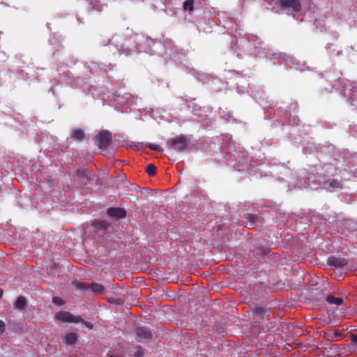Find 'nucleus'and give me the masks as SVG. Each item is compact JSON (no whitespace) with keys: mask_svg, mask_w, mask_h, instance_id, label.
I'll list each match as a JSON object with an SVG mask.
<instances>
[{"mask_svg":"<svg viewBox=\"0 0 357 357\" xmlns=\"http://www.w3.org/2000/svg\"><path fill=\"white\" fill-rule=\"evenodd\" d=\"M73 285L80 290H90L95 294H100L104 291V287L98 283H88L84 282L74 281Z\"/></svg>","mask_w":357,"mask_h":357,"instance_id":"obj_1","label":"nucleus"},{"mask_svg":"<svg viewBox=\"0 0 357 357\" xmlns=\"http://www.w3.org/2000/svg\"><path fill=\"white\" fill-rule=\"evenodd\" d=\"M148 146L151 150L156 151H158V152H162V151H163V149L161 147H160L159 146H158L156 144H150L148 145Z\"/></svg>","mask_w":357,"mask_h":357,"instance_id":"obj_21","label":"nucleus"},{"mask_svg":"<svg viewBox=\"0 0 357 357\" xmlns=\"http://www.w3.org/2000/svg\"><path fill=\"white\" fill-rule=\"evenodd\" d=\"M253 312H254V314L256 315H261L264 314V310L261 307H256L254 309Z\"/></svg>","mask_w":357,"mask_h":357,"instance_id":"obj_23","label":"nucleus"},{"mask_svg":"<svg viewBox=\"0 0 357 357\" xmlns=\"http://www.w3.org/2000/svg\"><path fill=\"white\" fill-rule=\"evenodd\" d=\"M107 214L110 217L123 218L126 216V211L121 208H110L107 209Z\"/></svg>","mask_w":357,"mask_h":357,"instance_id":"obj_7","label":"nucleus"},{"mask_svg":"<svg viewBox=\"0 0 357 357\" xmlns=\"http://www.w3.org/2000/svg\"><path fill=\"white\" fill-rule=\"evenodd\" d=\"M327 302L330 304H335L337 306L340 305L343 303V299L342 298H337L334 296H328L326 299Z\"/></svg>","mask_w":357,"mask_h":357,"instance_id":"obj_15","label":"nucleus"},{"mask_svg":"<svg viewBox=\"0 0 357 357\" xmlns=\"http://www.w3.org/2000/svg\"><path fill=\"white\" fill-rule=\"evenodd\" d=\"M328 261L329 265L336 268H342L347 265V261L342 258L331 257Z\"/></svg>","mask_w":357,"mask_h":357,"instance_id":"obj_8","label":"nucleus"},{"mask_svg":"<svg viewBox=\"0 0 357 357\" xmlns=\"http://www.w3.org/2000/svg\"><path fill=\"white\" fill-rule=\"evenodd\" d=\"M356 87H357V85L355 83H353L349 86H344V93H346V91L347 89L351 91V93H349L348 94H347V96H351V98L354 100L355 98L357 96V95L356 94L357 93Z\"/></svg>","mask_w":357,"mask_h":357,"instance_id":"obj_11","label":"nucleus"},{"mask_svg":"<svg viewBox=\"0 0 357 357\" xmlns=\"http://www.w3.org/2000/svg\"><path fill=\"white\" fill-rule=\"evenodd\" d=\"M93 225L96 228L101 230H105L109 226V225L105 220H95L93 222Z\"/></svg>","mask_w":357,"mask_h":357,"instance_id":"obj_16","label":"nucleus"},{"mask_svg":"<svg viewBox=\"0 0 357 357\" xmlns=\"http://www.w3.org/2000/svg\"><path fill=\"white\" fill-rule=\"evenodd\" d=\"M77 336L75 333H70L65 337V342L67 344H73L76 342Z\"/></svg>","mask_w":357,"mask_h":357,"instance_id":"obj_14","label":"nucleus"},{"mask_svg":"<svg viewBox=\"0 0 357 357\" xmlns=\"http://www.w3.org/2000/svg\"><path fill=\"white\" fill-rule=\"evenodd\" d=\"M144 355V352H143V350H142V348L141 347H138L137 348V350L135 352V357H142Z\"/></svg>","mask_w":357,"mask_h":357,"instance_id":"obj_22","label":"nucleus"},{"mask_svg":"<svg viewBox=\"0 0 357 357\" xmlns=\"http://www.w3.org/2000/svg\"><path fill=\"white\" fill-rule=\"evenodd\" d=\"M81 322L83 323L89 328H92V327H93V326L91 323L86 322L83 319H82V321H81Z\"/></svg>","mask_w":357,"mask_h":357,"instance_id":"obj_26","label":"nucleus"},{"mask_svg":"<svg viewBox=\"0 0 357 357\" xmlns=\"http://www.w3.org/2000/svg\"><path fill=\"white\" fill-rule=\"evenodd\" d=\"M324 186L326 189L329 190V187L332 188L333 189L340 188L341 184L339 181H337L336 180H332L331 181H326L324 183Z\"/></svg>","mask_w":357,"mask_h":357,"instance_id":"obj_12","label":"nucleus"},{"mask_svg":"<svg viewBox=\"0 0 357 357\" xmlns=\"http://www.w3.org/2000/svg\"><path fill=\"white\" fill-rule=\"evenodd\" d=\"M146 170L150 176H153L156 174V167L153 164H149L146 166Z\"/></svg>","mask_w":357,"mask_h":357,"instance_id":"obj_19","label":"nucleus"},{"mask_svg":"<svg viewBox=\"0 0 357 357\" xmlns=\"http://www.w3.org/2000/svg\"><path fill=\"white\" fill-rule=\"evenodd\" d=\"M136 335L138 337L147 340L151 339L153 337L151 331L146 327H137Z\"/></svg>","mask_w":357,"mask_h":357,"instance_id":"obj_6","label":"nucleus"},{"mask_svg":"<svg viewBox=\"0 0 357 357\" xmlns=\"http://www.w3.org/2000/svg\"><path fill=\"white\" fill-rule=\"evenodd\" d=\"M96 141L100 149H105L112 142V135L108 131L102 130L96 136Z\"/></svg>","mask_w":357,"mask_h":357,"instance_id":"obj_3","label":"nucleus"},{"mask_svg":"<svg viewBox=\"0 0 357 357\" xmlns=\"http://www.w3.org/2000/svg\"><path fill=\"white\" fill-rule=\"evenodd\" d=\"M52 302L56 305H62L64 304V301L61 298L56 296L52 298Z\"/></svg>","mask_w":357,"mask_h":357,"instance_id":"obj_20","label":"nucleus"},{"mask_svg":"<svg viewBox=\"0 0 357 357\" xmlns=\"http://www.w3.org/2000/svg\"><path fill=\"white\" fill-rule=\"evenodd\" d=\"M345 336L344 332L335 330L332 333H330L327 335V338L332 341H338L342 340Z\"/></svg>","mask_w":357,"mask_h":357,"instance_id":"obj_9","label":"nucleus"},{"mask_svg":"<svg viewBox=\"0 0 357 357\" xmlns=\"http://www.w3.org/2000/svg\"><path fill=\"white\" fill-rule=\"evenodd\" d=\"M194 1L187 0L183 3V10L192 13L194 10Z\"/></svg>","mask_w":357,"mask_h":357,"instance_id":"obj_18","label":"nucleus"},{"mask_svg":"<svg viewBox=\"0 0 357 357\" xmlns=\"http://www.w3.org/2000/svg\"><path fill=\"white\" fill-rule=\"evenodd\" d=\"M280 5L282 7L291 8L294 11H299L301 8L298 0H280Z\"/></svg>","mask_w":357,"mask_h":357,"instance_id":"obj_5","label":"nucleus"},{"mask_svg":"<svg viewBox=\"0 0 357 357\" xmlns=\"http://www.w3.org/2000/svg\"><path fill=\"white\" fill-rule=\"evenodd\" d=\"M249 226L253 227L262 222L261 216L257 215H249Z\"/></svg>","mask_w":357,"mask_h":357,"instance_id":"obj_10","label":"nucleus"},{"mask_svg":"<svg viewBox=\"0 0 357 357\" xmlns=\"http://www.w3.org/2000/svg\"><path fill=\"white\" fill-rule=\"evenodd\" d=\"M109 301L112 303H117V304L122 303V301L121 299L109 298Z\"/></svg>","mask_w":357,"mask_h":357,"instance_id":"obj_24","label":"nucleus"},{"mask_svg":"<svg viewBox=\"0 0 357 357\" xmlns=\"http://www.w3.org/2000/svg\"><path fill=\"white\" fill-rule=\"evenodd\" d=\"M71 137L75 140L82 141L84 138V133L80 129H76L73 131Z\"/></svg>","mask_w":357,"mask_h":357,"instance_id":"obj_13","label":"nucleus"},{"mask_svg":"<svg viewBox=\"0 0 357 357\" xmlns=\"http://www.w3.org/2000/svg\"><path fill=\"white\" fill-rule=\"evenodd\" d=\"M351 339L354 343L357 344V335H351Z\"/></svg>","mask_w":357,"mask_h":357,"instance_id":"obj_27","label":"nucleus"},{"mask_svg":"<svg viewBox=\"0 0 357 357\" xmlns=\"http://www.w3.org/2000/svg\"><path fill=\"white\" fill-rule=\"evenodd\" d=\"M55 318L62 322L78 323L82 321L79 316H74L68 312L61 311L55 314Z\"/></svg>","mask_w":357,"mask_h":357,"instance_id":"obj_4","label":"nucleus"},{"mask_svg":"<svg viewBox=\"0 0 357 357\" xmlns=\"http://www.w3.org/2000/svg\"><path fill=\"white\" fill-rule=\"evenodd\" d=\"M3 295V290L0 289V298H1Z\"/></svg>","mask_w":357,"mask_h":357,"instance_id":"obj_28","label":"nucleus"},{"mask_svg":"<svg viewBox=\"0 0 357 357\" xmlns=\"http://www.w3.org/2000/svg\"><path fill=\"white\" fill-rule=\"evenodd\" d=\"M5 331V324L3 321L0 320V334L3 333Z\"/></svg>","mask_w":357,"mask_h":357,"instance_id":"obj_25","label":"nucleus"},{"mask_svg":"<svg viewBox=\"0 0 357 357\" xmlns=\"http://www.w3.org/2000/svg\"><path fill=\"white\" fill-rule=\"evenodd\" d=\"M26 305V301L24 297L20 296L15 303V307L17 309L22 310Z\"/></svg>","mask_w":357,"mask_h":357,"instance_id":"obj_17","label":"nucleus"},{"mask_svg":"<svg viewBox=\"0 0 357 357\" xmlns=\"http://www.w3.org/2000/svg\"><path fill=\"white\" fill-rule=\"evenodd\" d=\"M167 146L169 148L176 151H183L188 144V140L183 135L176 138H172L167 140Z\"/></svg>","mask_w":357,"mask_h":357,"instance_id":"obj_2","label":"nucleus"}]
</instances>
